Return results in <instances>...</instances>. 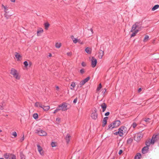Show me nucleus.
Masks as SVG:
<instances>
[{
  "label": "nucleus",
  "mask_w": 159,
  "mask_h": 159,
  "mask_svg": "<svg viewBox=\"0 0 159 159\" xmlns=\"http://www.w3.org/2000/svg\"><path fill=\"white\" fill-rule=\"evenodd\" d=\"M10 73L13 75V77L16 80H19L20 78V76L19 75L17 71L15 69L12 68L11 70Z\"/></svg>",
  "instance_id": "1"
},
{
  "label": "nucleus",
  "mask_w": 159,
  "mask_h": 159,
  "mask_svg": "<svg viewBox=\"0 0 159 159\" xmlns=\"http://www.w3.org/2000/svg\"><path fill=\"white\" fill-rule=\"evenodd\" d=\"M35 133L40 136H46L47 133L44 130H42L40 128H39L35 130Z\"/></svg>",
  "instance_id": "2"
},
{
  "label": "nucleus",
  "mask_w": 159,
  "mask_h": 159,
  "mask_svg": "<svg viewBox=\"0 0 159 159\" xmlns=\"http://www.w3.org/2000/svg\"><path fill=\"white\" fill-rule=\"evenodd\" d=\"M141 24L142 23L141 22H136L134 25H133L130 32H133L134 31L136 30V29L139 26V25H141Z\"/></svg>",
  "instance_id": "3"
},
{
  "label": "nucleus",
  "mask_w": 159,
  "mask_h": 159,
  "mask_svg": "<svg viewBox=\"0 0 159 159\" xmlns=\"http://www.w3.org/2000/svg\"><path fill=\"white\" fill-rule=\"evenodd\" d=\"M68 104L67 103L64 102L62 103L60 105L62 111H66L68 109L67 108Z\"/></svg>",
  "instance_id": "4"
},
{
  "label": "nucleus",
  "mask_w": 159,
  "mask_h": 159,
  "mask_svg": "<svg viewBox=\"0 0 159 159\" xmlns=\"http://www.w3.org/2000/svg\"><path fill=\"white\" fill-rule=\"evenodd\" d=\"M97 110L96 108L94 110L91 114V117L94 120H96L98 117V114L97 113Z\"/></svg>",
  "instance_id": "5"
},
{
  "label": "nucleus",
  "mask_w": 159,
  "mask_h": 159,
  "mask_svg": "<svg viewBox=\"0 0 159 159\" xmlns=\"http://www.w3.org/2000/svg\"><path fill=\"white\" fill-rule=\"evenodd\" d=\"M159 139V134H158L156 135H153L152 138L151 140V144H154L155 142L157 141Z\"/></svg>",
  "instance_id": "6"
},
{
  "label": "nucleus",
  "mask_w": 159,
  "mask_h": 159,
  "mask_svg": "<svg viewBox=\"0 0 159 159\" xmlns=\"http://www.w3.org/2000/svg\"><path fill=\"white\" fill-rule=\"evenodd\" d=\"M97 63V59L94 57H92L91 59V65L93 67H94Z\"/></svg>",
  "instance_id": "7"
},
{
  "label": "nucleus",
  "mask_w": 159,
  "mask_h": 159,
  "mask_svg": "<svg viewBox=\"0 0 159 159\" xmlns=\"http://www.w3.org/2000/svg\"><path fill=\"white\" fill-rule=\"evenodd\" d=\"M90 79V77L89 76L88 77L84 80H82L80 82V87H81L86 82H88Z\"/></svg>",
  "instance_id": "8"
},
{
  "label": "nucleus",
  "mask_w": 159,
  "mask_h": 159,
  "mask_svg": "<svg viewBox=\"0 0 159 159\" xmlns=\"http://www.w3.org/2000/svg\"><path fill=\"white\" fill-rule=\"evenodd\" d=\"M142 136L140 134H138L135 137V140L137 142L139 141L142 138Z\"/></svg>",
  "instance_id": "9"
},
{
  "label": "nucleus",
  "mask_w": 159,
  "mask_h": 159,
  "mask_svg": "<svg viewBox=\"0 0 159 159\" xmlns=\"http://www.w3.org/2000/svg\"><path fill=\"white\" fill-rule=\"evenodd\" d=\"M120 122L119 120H115L114 121L113 124L115 127H116L120 125Z\"/></svg>",
  "instance_id": "10"
},
{
  "label": "nucleus",
  "mask_w": 159,
  "mask_h": 159,
  "mask_svg": "<svg viewBox=\"0 0 159 159\" xmlns=\"http://www.w3.org/2000/svg\"><path fill=\"white\" fill-rule=\"evenodd\" d=\"M148 148L147 146L144 147L142 149V153L143 154L146 153L148 152Z\"/></svg>",
  "instance_id": "11"
},
{
  "label": "nucleus",
  "mask_w": 159,
  "mask_h": 159,
  "mask_svg": "<svg viewBox=\"0 0 159 159\" xmlns=\"http://www.w3.org/2000/svg\"><path fill=\"white\" fill-rule=\"evenodd\" d=\"M108 118V117H106L103 118L102 121V127H104L105 126L107 123V120Z\"/></svg>",
  "instance_id": "12"
},
{
  "label": "nucleus",
  "mask_w": 159,
  "mask_h": 159,
  "mask_svg": "<svg viewBox=\"0 0 159 159\" xmlns=\"http://www.w3.org/2000/svg\"><path fill=\"white\" fill-rule=\"evenodd\" d=\"M15 56L18 61H20L21 58V56L18 52H16L15 54Z\"/></svg>",
  "instance_id": "13"
},
{
  "label": "nucleus",
  "mask_w": 159,
  "mask_h": 159,
  "mask_svg": "<svg viewBox=\"0 0 159 159\" xmlns=\"http://www.w3.org/2000/svg\"><path fill=\"white\" fill-rule=\"evenodd\" d=\"M101 107L102 108V111L103 112L106 110L107 105L105 103H103L101 105Z\"/></svg>",
  "instance_id": "14"
},
{
  "label": "nucleus",
  "mask_w": 159,
  "mask_h": 159,
  "mask_svg": "<svg viewBox=\"0 0 159 159\" xmlns=\"http://www.w3.org/2000/svg\"><path fill=\"white\" fill-rule=\"evenodd\" d=\"M71 136L69 134H67L65 138V139L66 140V142L67 143H68L70 141V138Z\"/></svg>",
  "instance_id": "15"
},
{
  "label": "nucleus",
  "mask_w": 159,
  "mask_h": 159,
  "mask_svg": "<svg viewBox=\"0 0 159 159\" xmlns=\"http://www.w3.org/2000/svg\"><path fill=\"white\" fill-rule=\"evenodd\" d=\"M115 135H117V134H119V136L120 137H122L123 136L124 134V133H122L120 131H117L116 132L113 133Z\"/></svg>",
  "instance_id": "16"
},
{
  "label": "nucleus",
  "mask_w": 159,
  "mask_h": 159,
  "mask_svg": "<svg viewBox=\"0 0 159 159\" xmlns=\"http://www.w3.org/2000/svg\"><path fill=\"white\" fill-rule=\"evenodd\" d=\"M44 111H47L50 108V107L49 106H43V108H42Z\"/></svg>",
  "instance_id": "17"
},
{
  "label": "nucleus",
  "mask_w": 159,
  "mask_h": 159,
  "mask_svg": "<svg viewBox=\"0 0 159 159\" xmlns=\"http://www.w3.org/2000/svg\"><path fill=\"white\" fill-rule=\"evenodd\" d=\"M100 51L102 52H99V57L100 58H102V56L104 55V52L103 51L101 50H100Z\"/></svg>",
  "instance_id": "18"
},
{
  "label": "nucleus",
  "mask_w": 159,
  "mask_h": 159,
  "mask_svg": "<svg viewBox=\"0 0 159 159\" xmlns=\"http://www.w3.org/2000/svg\"><path fill=\"white\" fill-rule=\"evenodd\" d=\"M85 51L86 53L88 54H91V49L87 47L85 48Z\"/></svg>",
  "instance_id": "19"
},
{
  "label": "nucleus",
  "mask_w": 159,
  "mask_h": 159,
  "mask_svg": "<svg viewBox=\"0 0 159 159\" xmlns=\"http://www.w3.org/2000/svg\"><path fill=\"white\" fill-rule=\"evenodd\" d=\"M114 128H115L113 124H110L108 127V129H112Z\"/></svg>",
  "instance_id": "20"
},
{
  "label": "nucleus",
  "mask_w": 159,
  "mask_h": 159,
  "mask_svg": "<svg viewBox=\"0 0 159 159\" xmlns=\"http://www.w3.org/2000/svg\"><path fill=\"white\" fill-rule=\"evenodd\" d=\"M44 25L45 29L46 30H48V27L50 26V24L46 22L44 24Z\"/></svg>",
  "instance_id": "21"
},
{
  "label": "nucleus",
  "mask_w": 159,
  "mask_h": 159,
  "mask_svg": "<svg viewBox=\"0 0 159 159\" xmlns=\"http://www.w3.org/2000/svg\"><path fill=\"white\" fill-rule=\"evenodd\" d=\"M3 156L6 159H10L9 154L6 153L4 154Z\"/></svg>",
  "instance_id": "22"
},
{
  "label": "nucleus",
  "mask_w": 159,
  "mask_h": 159,
  "mask_svg": "<svg viewBox=\"0 0 159 159\" xmlns=\"http://www.w3.org/2000/svg\"><path fill=\"white\" fill-rule=\"evenodd\" d=\"M159 7V5L157 4L155 5L152 9V11H154Z\"/></svg>",
  "instance_id": "23"
},
{
  "label": "nucleus",
  "mask_w": 159,
  "mask_h": 159,
  "mask_svg": "<svg viewBox=\"0 0 159 159\" xmlns=\"http://www.w3.org/2000/svg\"><path fill=\"white\" fill-rule=\"evenodd\" d=\"M43 32V30L42 28H40L39 30H38L37 32V34L38 36H40V35L39 34V33H41Z\"/></svg>",
  "instance_id": "24"
},
{
  "label": "nucleus",
  "mask_w": 159,
  "mask_h": 159,
  "mask_svg": "<svg viewBox=\"0 0 159 159\" xmlns=\"http://www.w3.org/2000/svg\"><path fill=\"white\" fill-rule=\"evenodd\" d=\"M139 31V30H135L134 32H133L131 35V37H134V36H135L136 34Z\"/></svg>",
  "instance_id": "25"
},
{
  "label": "nucleus",
  "mask_w": 159,
  "mask_h": 159,
  "mask_svg": "<svg viewBox=\"0 0 159 159\" xmlns=\"http://www.w3.org/2000/svg\"><path fill=\"white\" fill-rule=\"evenodd\" d=\"M71 86H72V87L70 88V89L71 90H73L75 86V83L74 82H72Z\"/></svg>",
  "instance_id": "26"
},
{
  "label": "nucleus",
  "mask_w": 159,
  "mask_h": 159,
  "mask_svg": "<svg viewBox=\"0 0 159 159\" xmlns=\"http://www.w3.org/2000/svg\"><path fill=\"white\" fill-rule=\"evenodd\" d=\"M141 157V155L140 153H137V155L135 157V159H139Z\"/></svg>",
  "instance_id": "27"
},
{
  "label": "nucleus",
  "mask_w": 159,
  "mask_h": 159,
  "mask_svg": "<svg viewBox=\"0 0 159 159\" xmlns=\"http://www.w3.org/2000/svg\"><path fill=\"white\" fill-rule=\"evenodd\" d=\"M61 46V43H57L55 45L56 47L57 48H59Z\"/></svg>",
  "instance_id": "28"
},
{
  "label": "nucleus",
  "mask_w": 159,
  "mask_h": 159,
  "mask_svg": "<svg viewBox=\"0 0 159 159\" xmlns=\"http://www.w3.org/2000/svg\"><path fill=\"white\" fill-rule=\"evenodd\" d=\"M4 102H2L0 104V109L2 110L4 109Z\"/></svg>",
  "instance_id": "29"
},
{
  "label": "nucleus",
  "mask_w": 159,
  "mask_h": 159,
  "mask_svg": "<svg viewBox=\"0 0 159 159\" xmlns=\"http://www.w3.org/2000/svg\"><path fill=\"white\" fill-rule=\"evenodd\" d=\"M149 38V36L148 35H146L144 38V39H143V41L146 42L148 39Z\"/></svg>",
  "instance_id": "30"
},
{
  "label": "nucleus",
  "mask_w": 159,
  "mask_h": 159,
  "mask_svg": "<svg viewBox=\"0 0 159 159\" xmlns=\"http://www.w3.org/2000/svg\"><path fill=\"white\" fill-rule=\"evenodd\" d=\"M151 143V142H150L149 141H147L146 142V145L148 147L150 146Z\"/></svg>",
  "instance_id": "31"
},
{
  "label": "nucleus",
  "mask_w": 159,
  "mask_h": 159,
  "mask_svg": "<svg viewBox=\"0 0 159 159\" xmlns=\"http://www.w3.org/2000/svg\"><path fill=\"white\" fill-rule=\"evenodd\" d=\"M101 88H102L101 84H100L99 85V86L97 87V90H96L97 91H99L101 89Z\"/></svg>",
  "instance_id": "32"
},
{
  "label": "nucleus",
  "mask_w": 159,
  "mask_h": 159,
  "mask_svg": "<svg viewBox=\"0 0 159 159\" xmlns=\"http://www.w3.org/2000/svg\"><path fill=\"white\" fill-rule=\"evenodd\" d=\"M33 117L35 119H37L38 117V115L37 113H34L33 115Z\"/></svg>",
  "instance_id": "33"
},
{
  "label": "nucleus",
  "mask_w": 159,
  "mask_h": 159,
  "mask_svg": "<svg viewBox=\"0 0 159 159\" xmlns=\"http://www.w3.org/2000/svg\"><path fill=\"white\" fill-rule=\"evenodd\" d=\"M6 18L7 19L9 18V17L11 16V15H7V12H6V13L4 14Z\"/></svg>",
  "instance_id": "34"
},
{
  "label": "nucleus",
  "mask_w": 159,
  "mask_h": 159,
  "mask_svg": "<svg viewBox=\"0 0 159 159\" xmlns=\"http://www.w3.org/2000/svg\"><path fill=\"white\" fill-rule=\"evenodd\" d=\"M38 149V151H40V150H43L42 148L40 147V146L39 144L37 145Z\"/></svg>",
  "instance_id": "35"
},
{
  "label": "nucleus",
  "mask_w": 159,
  "mask_h": 159,
  "mask_svg": "<svg viewBox=\"0 0 159 159\" xmlns=\"http://www.w3.org/2000/svg\"><path fill=\"white\" fill-rule=\"evenodd\" d=\"M137 125V124H136V123H135V122H134L131 125V126L133 127V128H135V127H136Z\"/></svg>",
  "instance_id": "36"
},
{
  "label": "nucleus",
  "mask_w": 159,
  "mask_h": 159,
  "mask_svg": "<svg viewBox=\"0 0 159 159\" xmlns=\"http://www.w3.org/2000/svg\"><path fill=\"white\" fill-rule=\"evenodd\" d=\"M20 157L21 159H25V156L22 153L20 154Z\"/></svg>",
  "instance_id": "37"
},
{
  "label": "nucleus",
  "mask_w": 159,
  "mask_h": 159,
  "mask_svg": "<svg viewBox=\"0 0 159 159\" xmlns=\"http://www.w3.org/2000/svg\"><path fill=\"white\" fill-rule=\"evenodd\" d=\"M24 64L25 67H27L28 65V62L26 61H25L24 62Z\"/></svg>",
  "instance_id": "38"
},
{
  "label": "nucleus",
  "mask_w": 159,
  "mask_h": 159,
  "mask_svg": "<svg viewBox=\"0 0 159 159\" xmlns=\"http://www.w3.org/2000/svg\"><path fill=\"white\" fill-rule=\"evenodd\" d=\"M10 159H16V156L14 155H11V157H10Z\"/></svg>",
  "instance_id": "39"
},
{
  "label": "nucleus",
  "mask_w": 159,
  "mask_h": 159,
  "mask_svg": "<svg viewBox=\"0 0 159 159\" xmlns=\"http://www.w3.org/2000/svg\"><path fill=\"white\" fill-rule=\"evenodd\" d=\"M24 139V135H23V137L20 139L19 141L20 142H22Z\"/></svg>",
  "instance_id": "40"
},
{
  "label": "nucleus",
  "mask_w": 159,
  "mask_h": 159,
  "mask_svg": "<svg viewBox=\"0 0 159 159\" xmlns=\"http://www.w3.org/2000/svg\"><path fill=\"white\" fill-rule=\"evenodd\" d=\"M12 135L16 137L17 136V134L16 132H14L12 133Z\"/></svg>",
  "instance_id": "41"
},
{
  "label": "nucleus",
  "mask_w": 159,
  "mask_h": 159,
  "mask_svg": "<svg viewBox=\"0 0 159 159\" xmlns=\"http://www.w3.org/2000/svg\"><path fill=\"white\" fill-rule=\"evenodd\" d=\"M51 146L52 147H53L56 146V143L55 142H52L51 143Z\"/></svg>",
  "instance_id": "42"
},
{
  "label": "nucleus",
  "mask_w": 159,
  "mask_h": 159,
  "mask_svg": "<svg viewBox=\"0 0 159 159\" xmlns=\"http://www.w3.org/2000/svg\"><path fill=\"white\" fill-rule=\"evenodd\" d=\"M56 109L58 111L60 110H61L60 105H59L57 107Z\"/></svg>",
  "instance_id": "43"
},
{
  "label": "nucleus",
  "mask_w": 159,
  "mask_h": 159,
  "mask_svg": "<svg viewBox=\"0 0 159 159\" xmlns=\"http://www.w3.org/2000/svg\"><path fill=\"white\" fill-rule=\"evenodd\" d=\"M39 102H37L35 103V106L36 107H39Z\"/></svg>",
  "instance_id": "44"
},
{
  "label": "nucleus",
  "mask_w": 159,
  "mask_h": 159,
  "mask_svg": "<svg viewBox=\"0 0 159 159\" xmlns=\"http://www.w3.org/2000/svg\"><path fill=\"white\" fill-rule=\"evenodd\" d=\"M73 40V42L75 43H76L77 42H78V39H74V40Z\"/></svg>",
  "instance_id": "45"
},
{
  "label": "nucleus",
  "mask_w": 159,
  "mask_h": 159,
  "mask_svg": "<svg viewBox=\"0 0 159 159\" xmlns=\"http://www.w3.org/2000/svg\"><path fill=\"white\" fill-rule=\"evenodd\" d=\"M81 65L83 67H85L86 66V64L84 62H82L81 63Z\"/></svg>",
  "instance_id": "46"
},
{
  "label": "nucleus",
  "mask_w": 159,
  "mask_h": 159,
  "mask_svg": "<svg viewBox=\"0 0 159 159\" xmlns=\"http://www.w3.org/2000/svg\"><path fill=\"white\" fill-rule=\"evenodd\" d=\"M80 72L81 74H83L84 72V69H82L80 70Z\"/></svg>",
  "instance_id": "47"
},
{
  "label": "nucleus",
  "mask_w": 159,
  "mask_h": 159,
  "mask_svg": "<svg viewBox=\"0 0 159 159\" xmlns=\"http://www.w3.org/2000/svg\"><path fill=\"white\" fill-rule=\"evenodd\" d=\"M72 52H68L67 53V55L68 56H70L72 55Z\"/></svg>",
  "instance_id": "48"
},
{
  "label": "nucleus",
  "mask_w": 159,
  "mask_h": 159,
  "mask_svg": "<svg viewBox=\"0 0 159 159\" xmlns=\"http://www.w3.org/2000/svg\"><path fill=\"white\" fill-rule=\"evenodd\" d=\"M43 106L41 103L39 102V107H40L41 108H42Z\"/></svg>",
  "instance_id": "49"
},
{
  "label": "nucleus",
  "mask_w": 159,
  "mask_h": 159,
  "mask_svg": "<svg viewBox=\"0 0 159 159\" xmlns=\"http://www.w3.org/2000/svg\"><path fill=\"white\" fill-rule=\"evenodd\" d=\"M2 7H3L5 9V12H7L6 10H7V8L6 7L4 6L3 5H2Z\"/></svg>",
  "instance_id": "50"
},
{
  "label": "nucleus",
  "mask_w": 159,
  "mask_h": 159,
  "mask_svg": "<svg viewBox=\"0 0 159 159\" xmlns=\"http://www.w3.org/2000/svg\"><path fill=\"white\" fill-rule=\"evenodd\" d=\"M150 120V118H148L147 119H144V120L146 122H148Z\"/></svg>",
  "instance_id": "51"
},
{
  "label": "nucleus",
  "mask_w": 159,
  "mask_h": 159,
  "mask_svg": "<svg viewBox=\"0 0 159 159\" xmlns=\"http://www.w3.org/2000/svg\"><path fill=\"white\" fill-rule=\"evenodd\" d=\"M42 150H40V151H38L39 152L40 154L41 155H42L43 154V152H42Z\"/></svg>",
  "instance_id": "52"
},
{
  "label": "nucleus",
  "mask_w": 159,
  "mask_h": 159,
  "mask_svg": "<svg viewBox=\"0 0 159 159\" xmlns=\"http://www.w3.org/2000/svg\"><path fill=\"white\" fill-rule=\"evenodd\" d=\"M77 98H76L73 101V103H75L77 102Z\"/></svg>",
  "instance_id": "53"
},
{
  "label": "nucleus",
  "mask_w": 159,
  "mask_h": 159,
  "mask_svg": "<svg viewBox=\"0 0 159 159\" xmlns=\"http://www.w3.org/2000/svg\"><path fill=\"white\" fill-rule=\"evenodd\" d=\"M109 114H110V112H107L105 113V116H108L109 115Z\"/></svg>",
  "instance_id": "54"
},
{
  "label": "nucleus",
  "mask_w": 159,
  "mask_h": 159,
  "mask_svg": "<svg viewBox=\"0 0 159 159\" xmlns=\"http://www.w3.org/2000/svg\"><path fill=\"white\" fill-rule=\"evenodd\" d=\"M123 152V151L122 150H120L119 152V154L120 155Z\"/></svg>",
  "instance_id": "55"
},
{
  "label": "nucleus",
  "mask_w": 159,
  "mask_h": 159,
  "mask_svg": "<svg viewBox=\"0 0 159 159\" xmlns=\"http://www.w3.org/2000/svg\"><path fill=\"white\" fill-rule=\"evenodd\" d=\"M56 120L58 121H59L60 120V119L59 118H57Z\"/></svg>",
  "instance_id": "56"
},
{
  "label": "nucleus",
  "mask_w": 159,
  "mask_h": 159,
  "mask_svg": "<svg viewBox=\"0 0 159 159\" xmlns=\"http://www.w3.org/2000/svg\"><path fill=\"white\" fill-rule=\"evenodd\" d=\"M58 111L56 109L54 111L53 113H55L56 112H57Z\"/></svg>",
  "instance_id": "57"
},
{
  "label": "nucleus",
  "mask_w": 159,
  "mask_h": 159,
  "mask_svg": "<svg viewBox=\"0 0 159 159\" xmlns=\"http://www.w3.org/2000/svg\"><path fill=\"white\" fill-rule=\"evenodd\" d=\"M142 90L141 89V88H139L138 89V92H140Z\"/></svg>",
  "instance_id": "58"
},
{
  "label": "nucleus",
  "mask_w": 159,
  "mask_h": 159,
  "mask_svg": "<svg viewBox=\"0 0 159 159\" xmlns=\"http://www.w3.org/2000/svg\"><path fill=\"white\" fill-rule=\"evenodd\" d=\"M104 90H104V91H103V92H103H103L104 93H104H105L106 92V89H104Z\"/></svg>",
  "instance_id": "59"
},
{
  "label": "nucleus",
  "mask_w": 159,
  "mask_h": 159,
  "mask_svg": "<svg viewBox=\"0 0 159 159\" xmlns=\"http://www.w3.org/2000/svg\"><path fill=\"white\" fill-rule=\"evenodd\" d=\"M10 0L12 2H15V0Z\"/></svg>",
  "instance_id": "60"
},
{
  "label": "nucleus",
  "mask_w": 159,
  "mask_h": 159,
  "mask_svg": "<svg viewBox=\"0 0 159 159\" xmlns=\"http://www.w3.org/2000/svg\"><path fill=\"white\" fill-rule=\"evenodd\" d=\"M121 130V128H120L118 129V131H120Z\"/></svg>",
  "instance_id": "61"
},
{
  "label": "nucleus",
  "mask_w": 159,
  "mask_h": 159,
  "mask_svg": "<svg viewBox=\"0 0 159 159\" xmlns=\"http://www.w3.org/2000/svg\"><path fill=\"white\" fill-rule=\"evenodd\" d=\"M56 89L57 90H58L59 89V88L58 86L56 87Z\"/></svg>",
  "instance_id": "62"
},
{
  "label": "nucleus",
  "mask_w": 159,
  "mask_h": 159,
  "mask_svg": "<svg viewBox=\"0 0 159 159\" xmlns=\"http://www.w3.org/2000/svg\"><path fill=\"white\" fill-rule=\"evenodd\" d=\"M90 30L92 32V33H93V29L92 28H91V29H90Z\"/></svg>",
  "instance_id": "63"
},
{
  "label": "nucleus",
  "mask_w": 159,
  "mask_h": 159,
  "mask_svg": "<svg viewBox=\"0 0 159 159\" xmlns=\"http://www.w3.org/2000/svg\"><path fill=\"white\" fill-rule=\"evenodd\" d=\"M120 132H122V133H123V130L121 129V130L120 131Z\"/></svg>",
  "instance_id": "64"
}]
</instances>
